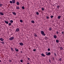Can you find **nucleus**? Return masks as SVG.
I'll list each match as a JSON object with an SVG mask.
<instances>
[{
	"label": "nucleus",
	"instance_id": "nucleus-19",
	"mask_svg": "<svg viewBox=\"0 0 64 64\" xmlns=\"http://www.w3.org/2000/svg\"><path fill=\"white\" fill-rule=\"evenodd\" d=\"M12 14H14V15H16V13H15V12H12Z\"/></svg>",
	"mask_w": 64,
	"mask_h": 64
},
{
	"label": "nucleus",
	"instance_id": "nucleus-21",
	"mask_svg": "<svg viewBox=\"0 0 64 64\" xmlns=\"http://www.w3.org/2000/svg\"><path fill=\"white\" fill-rule=\"evenodd\" d=\"M60 8V6H57V9H59Z\"/></svg>",
	"mask_w": 64,
	"mask_h": 64
},
{
	"label": "nucleus",
	"instance_id": "nucleus-13",
	"mask_svg": "<svg viewBox=\"0 0 64 64\" xmlns=\"http://www.w3.org/2000/svg\"><path fill=\"white\" fill-rule=\"evenodd\" d=\"M54 38H57V36H56V35H55L54 36Z\"/></svg>",
	"mask_w": 64,
	"mask_h": 64
},
{
	"label": "nucleus",
	"instance_id": "nucleus-38",
	"mask_svg": "<svg viewBox=\"0 0 64 64\" xmlns=\"http://www.w3.org/2000/svg\"><path fill=\"white\" fill-rule=\"evenodd\" d=\"M34 36H35L36 37H37V35H36V34H34Z\"/></svg>",
	"mask_w": 64,
	"mask_h": 64
},
{
	"label": "nucleus",
	"instance_id": "nucleus-10",
	"mask_svg": "<svg viewBox=\"0 0 64 64\" xmlns=\"http://www.w3.org/2000/svg\"><path fill=\"white\" fill-rule=\"evenodd\" d=\"M52 30V28L51 27L50 28L48 29V30H49V31H51Z\"/></svg>",
	"mask_w": 64,
	"mask_h": 64
},
{
	"label": "nucleus",
	"instance_id": "nucleus-29",
	"mask_svg": "<svg viewBox=\"0 0 64 64\" xmlns=\"http://www.w3.org/2000/svg\"><path fill=\"white\" fill-rule=\"evenodd\" d=\"M10 3H11V4H12V3H13L11 1H10Z\"/></svg>",
	"mask_w": 64,
	"mask_h": 64
},
{
	"label": "nucleus",
	"instance_id": "nucleus-18",
	"mask_svg": "<svg viewBox=\"0 0 64 64\" xmlns=\"http://www.w3.org/2000/svg\"><path fill=\"white\" fill-rule=\"evenodd\" d=\"M31 22L32 23H35V22L34 20H32L31 21Z\"/></svg>",
	"mask_w": 64,
	"mask_h": 64
},
{
	"label": "nucleus",
	"instance_id": "nucleus-4",
	"mask_svg": "<svg viewBox=\"0 0 64 64\" xmlns=\"http://www.w3.org/2000/svg\"><path fill=\"white\" fill-rule=\"evenodd\" d=\"M15 50L16 51V52H19V50H18V49H17V48H15Z\"/></svg>",
	"mask_w": 64,
	"mask_h": 64
},
{
	"label": "nucleus",
	"instance_id": "nucleus-3",
	"mask_svg": "<svg viewBox=\"0 0 64 64\" xmlns=\"http://www.w3.org/2000/svg\"><path fill=\"white\" fill-rule=\"evenodd\" d=\"M46 55L48 56V55H51V53L50 52H48V53L46 54Z\"/></svg>",
	"mask_w": 64,
	"mask_h": 64
},
{
	"label": "nucleus",
	"instance_id": "nucleus-35",
	"mask_svg": "<svg viewBox=\"0 0 64 64\" xmlns=\"http://www.w3.org/2000/svg\"><path fill=\"white\" fill-rule=\"evenodd\" d=\"M20 62H22H22H23V60H20Z\"/></svg>",
	"mask_w": 64,
	"mask_h": 64
},
{
	"label": "nucleus",
	"instance_id": "nucleus-37",
	"mask_svg": "<svg viewBox=\"0 0 64 64\" xmlns=\"http://www.w3.org/2000/svg\"><path fill=\"white\" fill-rule=\"evenodd\" d=\"M59 61H61V60H62V58H60L59 59Z\"/></svg>",
	"mask_w": 64,
	"mask_h": 64
},
{
	"label": "nucleus",
	"instance_id": "nucleus-20",
	"mask_svg": "<svg viewBox=\"0 0 64 64\" xmlns=\"http://www.w3.org/2000/svg\"><path fill=\"white\" fill-rule=\"evenodd\" d=\"M16 8L17 9H20V8H19V6L16 7Z\"/></svg>",
	"mask_w": 64,
	"mask_h": 64
},
{
	"label": "nucleus",
	"instance_id": "nucleus-42",
	"mask_svg": "<svg viewBox=\"0 0 64 64\" xmlns=\"http://www.w3.org/2000/svg\"><path fill=\"white\" fill-rule=\"evenodd\" d=\"M10 48V49H11V50H12V49H13V48Z\"/></svg>",
	"mask_w": 64,
	"mask_h": 64
},
{
	"label": "nucleus",
	"instance_id": "nucleus-30",
	"mask_svg": "<svg viewBox=\"0 0 64 64\" xmlns=\"http://www.w3.org/2000/svg\"><path fill=\"white\" fill-rule=\"evenodd\" d=\"M48 51H50V49L49 48H48Z\"/></svg>",
	"mask_w": 64,
	"mask_h": 64
},
{
	"label": "nucleus",
	"instance_id": "nucleus-9",
	"mask_svg": "<svg viewBox=\"0 0 64 64\" xmlns=\"http://www.w3.org/2000/svg\"><path fill=\"white\" fill-rule=\"evenodd\" d=\"M16 31L17 32H18V31H19V29L18 28L16 30Z\"/></svg>",
	"mask_w": 64,
	"mask_h": 64
},
{
	"label": "nucleus",
	"instance_id": "nucleus-28",
	"mask_svg": "<svg viewBox=\"0 0 64 64\" xmlns=\"http://www.w3.org/2000/svg\"><path fill=\"white\" fill-rule=\"evenodd\" d=\"M11 23H9V24H8V26H10V25H11Z\"/></svg>",
	"mask_w": 64,
	"mask_h": 64
},
{
	"label": "nucleus",
	"instance_id": "nucleus-23",
	"mask_svg": "<svg viewBox=\"0 0 64 64\" xmlns=\"http://www.w3.org/2000/svg\"><path fill=\"white\" fill-rule=\"evenodd\" d=\"M10 22L11 23H13V21L12 20H10Z\"/></svg>",
	"mask_w": 64,
	"mask_h": 64
},
{
	"label": "nucleus",
	"instance_id": "nucleus-34",
	"mask_svg": "<svg viewBox=\"0 0 64 64\" xmlns=\"http://www.w3.org/2000/svg\"><path fill=\"white\" fill-rule=\"evenodd\" d=\"M36 15H39V13L38 12H36Z\"/></svg>",
	"mask_w": 64,
	"mask_h": 64
},
{
	"label": "nucleus",
	"instance_id": "nucleus-27",
	"mask_svg": "<svg viewBox=\"0 0 64 64\" xmlns=\"http://www.w3.org/2000/svg\"><path fill=\"white\" fill-rule=\"evenodd\" d=\"M56 42H57V43H58V42H59V40H56Z\"/></svg>",
	"mask_w": 64,
	"mask_h": 64
},
{
	"label": "nucleus",
	"instance_id": "nucleus-7",
	"mask_svg": "<svg viewBox=\"0 0 64 64\" xmlns=\"http://www.w3.org/2000/svg\"><path fill=\"white\" fill-rule=\"evenodd\" d=\"M20 45H21V46H23V44L22 42H20Z\"/></svg>",
	"mask_w": 64,
	"mask_h": 64
},
{
	"label": "nucleus",
	"instance_id": "nucleus-11",
	"mask_svg": "<svg viewBox=\"0 0 64 64\" xmlns=\"http://www.w3.org/2000/svg\"><path fill=\"white\" fill-rule=\"evenodd\" d=\"M4 22H5V23H6V24H8V23H9L6 21H4Z\"/></svg>",
	"mask_w": 64,
	"mask_h": 64
},
{
	"label": "nucleus",
	"instance_id": "nucleus-1",
	"mask_svg": "<svg viewBox=\"0 0 64 64\" xmlns=\"http://www.w3.org/2000/svg\"><path fill=\"white\" fill-rule=\"evenodd\" d=\"M41 33L42 34V35L43 36H45L46 34L44 33V32L43 31H41Z\"/></svg>",
	"mask_w": 64,
	"mask_h": 64
},
{
	"label": "nucleus",
	"instance_id": "nucleus-32",
	"mask_svg": "<svg viewBox=\"0 0 64 64\" xmlns=\"http://www.w3.org/2000/svg\"><path fill=\"white\" fill-rule=\"evenodd\" d=\"M41 9L42 11H44V9L43 8H42Z\"/></svg>",
	"mask_w": 64,
	"mask_h": 64
},
{
	"label": "nucleus",
	"instance_id": "nucleus-24",
	"mask_svg": "<svg viewBox=\"0 0 64 64\" xmlns=\"http://www.w3.org/2000/svg\"><path fill=\"white\" fill-rule=\"evenodd\" d=\"M49 18V17H48V16H46V19H48Z\"/></svg>",
	"mask_w": 64,
	"mask_h": 64
},
{
	"label": "nucleus",
	"instance_id": "nucleus-15",
	"mask_svg": "<svg viewBox=\"0 0 64 64\" xmlns=\"http://www.w3.org/2000/svg\"><path fill=\"white\" fill-rule=\"evenodd\" d=\"M0 14L2 15H4V14L2 12H0Z\"/></svg>",
	"mask_w": 64,
	"mask_h": 64
},
{
	"label": "nucleus",
	"instance_id": "nucleus-14",
	"mask_svg": "<svg viewBox=\"0 0 64 64\" xmlns=\"http://www.w3.org/2000/svg\"><path fill=\"white\" fill-rule=\"evenodd\" d=\"M16 5H19V2H16Z\"/></svg>",
	"mask_w": 64,
	"mask_h": 64
},
{
	"label": "nucleus",
	"instance_id": "nucleus-50",
	"mask_svg": "<svg viewBox=\"0 0 64 64\" xmlns=\"http://www.w3.org/2000/svg\"><path fill=\"white\" fill-rule=\"evenodd\" d=\"M1 62V61L0 60V62Z\"/></svg>",
	"mask_w": 64,
	"mask_h": 64
},
{
	"label": "nucleus",
	"instance_id": "nucleus-25",
	"mask_svg": "<svg viewBox=\"0 0 64 64\" xmlns=\"http://www.w3.org/2000/svg\"><path fill=\"white\" fill-rule=\"evenodd\" d=\"M3 6V4H0V7H2Z\"/></svg>",
	"mask_w": 64,
	"mask_h": 64
},
{
	"label": "nucleus",
	"instance_id": "nucleus-48",
	"mask_svg": "<svg viewBox=\"0 0 64 64\" xmlns=\"http://www.w3.org/2000/svg\"><path fill=\"white\" fill-rule=\"evenodd\" d=\"M21 52L22 53H23V52H22V51H21Z\"/></svg>",
	"mask_w": 64,
	"mask_h": 64
},
{
	"label": "nucleus",
	"instance_id": "nucleus-43",
	"mask_svg": "<svg viewBox=\"0 0 64 64\" xmlns=\"http://www.w3.org/2000/svg\"><path fill=\"white\" fill-rule=\"evenodd\" d=\"M58 33H59V32H56V34H58Z\"/></svg>",
	"mask_w": 64,
	"mask_h": 64
},
{
	"label": "nucleus",
	"instance_id": "nucleus-41",
	"mask_svg": "<svg viewBox=\"0 0 64 64\" xmlns=\"http://www.w3.org/2000/svg\"><path fill=\"white\" fill-rule=\"evenodd\" d=\"M49 61L50 62H51V60H49Z\"/></svg>",
	"mask_w": 64,
	"mask_h": 64
},
{
	"label": "nucleus",
	"instance_id": "nucleus-45",
	"mask_svg": "<svg viewBox=\"0 0 64 64\" xmlns=\"http://www.w3.org/2000/svg\"><path fill=\"white\" fill-rule=\"evenodd\" d=\"M62 34H63V33H64V32H62Z\"/></svg>",
	"mask_w": 64,
	"mask_h": 64
},
{
	"label": "nucleus",
	"instance_id": "nucleus-31",
	"mask_svg": "<svg viewBox=\"0 0 64 64\" xmlns=\"http://www.w3.org/2000/svg\"><path fill=\"white\" fill-rule=\"evenodd\" d=\"M5 42H2L1 43H2V44H4V43Z\"/></svg>",
	"mask_w": 64,
	"mask_h": 64
},
{
	"label": "nucleus",
	"instance_id": "nucleus-46",
	"mask_svg": "<svg viewBox=\"0 0 64 64\" xmlns=\"http://www.w3.org/2000/svg\"><path fill=\"white\" fill-rule=\"evenodd\" d=\"M12 51H14V50L13 49H12Z\"/></svg>",
	"mask_w": 64,
	"mask_h": 64
},
{
	"label": "nucleus",
	"instance_id": "nucleus-17",
	"mask_svg": "<svg viewBox=\"0 0 64 64\" xmlns=\"http://www.w3.org/2000/svg\"><path fill=\"white\" fill-rule=\"evenodd\" d=\"M60 50H63V48H62V47H60Z\"/></svg>",
	"mask_w": 64,
	"mask_h": 64
},
{
	"label": "nucleus",
	"instance_id": "nucleus-33",
	"mask_svg": "<svg viewBox=\"0 0 64 64\" xmlns=\"http://www.w3.org/2000/svg\"><path fill=\"white\" fill-rule=\"evenodd\" d=\"M54 17V16H50L51 18H53V17Z\"/></svg>",
	"mask_w": 64,
	"mask_h": 64
},
{
	"label": "nucleus",
	"instance_id": "nucleus-39",
	"mask_svg": "<svg viewBox=\"0 0 64 64\" xmlns=\"http://www.w3.org/2000/svg\"><path fill=\"white\" fill-rule=\"evenodd\" d=\"M28 60H30V58H28Z\"/></svg>",
	"mask_w": 64,
	"mask_h": 64
},
{
	"label": "nucleus",
	"instance_id": "nucleus-36",
	"mask_svg": "<svg viewBox=\"0 0 64 64\" xmlns=\"http://www.w3.org/2000/svg\"><path fill=\"white\" fill-rule=\"evenodd\" d=\"M54 54L55 56L56 57H57V55H56V53H54Z\"/></svg>",
	"mask_w": 64,
	"mask_h": 64
},
{
	"label": "nucleus",
	"instance_id": "nucleus-26",
	"mask_svg": "<svg viewBox=\"0 0 64 64\" xmlns=\"http://www.w3.org/2000/svg\"><path fill=\"white\" fill-rule=\"evenodd\" d=\"M20 21L21 23H22V22H23V20H20Z\"/></svg>",
	"mask_w": 64,
	"mask_h": 64
},
{
	"label": "nucleus",
	"instance_id": "nucleus-16",
	"mask_svg": "<svg viewBox=\"0 0 64 64\" xmlns=\"http://www.w3.org/2000/svg\"><path fill=\"white\" fill-rule=\"evenodd\" d=\"M61 17V16H58V19H60V18Z\"/></svg>",
	"mask_w": 64,
	"mask_h": 64
},
{
	"label": "nucleus",
	"instance_id": "nucleus-47",
	"mask_svg": "<svg viewBox=\"0 0 64 64\" xmlns=\"http://www.w3.org/2000/svg\"><path fill=\"white\" fill-rule=\"evenodd\" d=\"M27 64H30V63L28 62L27 63Z\"/></svg>",
	"mask_w": 64,
	"mask_h": 64
},
{
	"label": "nucleus",
	"instance_id": "nucleus-12",
	"mask_svg": "<svg viewBox=\"0 0 64 64\" xmlns=\"http://www.w3.org/2000/svg\"><path fill=\"white\" fill-rule=\"evenodd\" d=\"M0 40H1V41H4V39L2 38H1L0 39Z\"/></svg>",
	"mask_w": 64,
	"mask_h": 64
},
{
	"label": "nucleus",
	"instance_id": "nucleus-22",
	"mask_svg": "<svg viewBox=\"0 0 64 64\" xmlns=\"http://www.w3.org/2000/svg\"><path fill=\"white\" fill-rule=\"evenodd\" d=\"M22 9L24 10V9H25V8H24V6H22Z\"/></svg>",
	"mask_w": 64,
	"mask_h": 64
},
{
	"label": "nucleus",
	"instance_id": "nucleus-40",
	"mask_svg": "<svg viewBox=\"0 0 64 64\" xmlns=\"http://www.w3.org/2000/svg\"><path fill=\"white\" fill-rule=\"evenodd\" d=\"M33 51H36V49H33Z\"/></svg>",
	"mask_w": 64,
	"mask_h": 64
},
{
	"label": "nucleus",
	"instance_id": "nucleus-8",
	"mask_svg": "<svg viewBox=\"0 0 64 64\" xmlns=\"http://www.w3.org/2000/svg\"><path fill=\"white\" fill-rule=\"evenodd\" d=\"M44 39L45 40H48V38L47 37L45 36V37Z\"/></svg>",
	"mask_w": 64,
	"mask_h": 64
},
{
	"label": "nucleus",
	"instance_id": "nucleus-2",
	"mask_svg": "<svg viewBox=\"0 0 64 64\" xmlns=\"http://www.w3.org/2000/svg\"><path fill=\"white\" fill-rule=\"evenodd\" d=\"M14 39V36H12L9 39V40H10V41H12V40H13V39Z\"/></svg>",
	"mask_w": 64,
	"mask_h": 64
},
{
	"label": "nucleus",
	"instance_id": "nucleus-6",
	"mask_svg": "<svg viewBox=\"0 0 64 64\" xmlns=\"http://www.w3.org/2000/svg\"><path fill=\"white\" fill-rule=\"evenodd\" d=\"M12 1L13 4L15 3V0H12Z\"/></svg>",
	"mask_w": 64,
	"mask_h": 64
},
{
	"label": "nucleus",
	"instance_id": "nucleus-51",
	"mask_svg": "<svg viewBox=\"0 0 64 64\" xmlns=\"http://www.w3.org/2000/svg\"><path fill=\"white\" fill-rule=\"evenodd\" d=\"M10 62H11V60H10Z\"/></svg>",
	"mask_w": 64,
	"mask_h": 64
},
{
	"label": "nucleus",
	"instance_id": "nucleus-49",
	"mask_svg": "<svg viewBox=\"0 0 64 64\" xmlns=\"http://www.w3.org/2000/svg\"><path fill=\"white\" fill-rule=\"evenodd\" d=\"M17 55H18V54H16V56H17Z\"/></svg>",
	"mask_w": 64,
	"mask_h": 64
},
{
	"label": "nucleus",
	"instance_id": "nucleus-44",
	"mask_svg": "<svg viewBox=\"0 0 64 64\" xmlns=\"http://www.w3.org/2000/svg\"><path fill=\"white\" fill-rule=\"evenodd\" d=\"M52 59L53 60H54V58H52Z\"/></svg>",
	"mask_w": 64,
	"mask_h": 64
},
{
	"label": "nucleus",
	"instance_id": "nucleus-5",
	"mask_svg": "<svg viewBox=\"0 0 64 64\" xmlns=\"http://www.w3.org/2000/svg\"><path fill=\"white\" fill-rule=\"evenodd\" d=\"M41 55L42 56V57H45V56L42 53L41 54Z\"/></svg>",
	"mask_w": 64,
	"mask_h": 64
}]
</instances>
